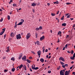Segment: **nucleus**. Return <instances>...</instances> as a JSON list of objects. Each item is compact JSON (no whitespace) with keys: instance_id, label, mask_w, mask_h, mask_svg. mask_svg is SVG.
<instances>
[{"instance_id":"nucleus-1","label":"nucleus","mask_w":75,"mask_h":75,"mask_svg":"<svg viewBox=\"0 0 75 75\" xmlns=\"http://www.w3.org/2000/svg\"><path fill=\"white\" fill-rule=\"evenodd\" d=\"M21 35L20 34H18V35H16V38L17 39H21Z\"/></svg>"},{"instance_id":"nucleus-2","label":"nucleus","mask_w":75,"mask_h":75,"mask_svg":"<svg viewBox=\"0 0 75 75\" xmlns=\"http://www.w3.org/2000/svg\"><path fill=\"white\" fill-rule=\"evenodd\" d=\"M30 37H31V34L30 33H28L26 35V39L27 40H28L29 38H30Z\"/></svg>"},{"instance_id":"nucleus-3","label":"nucleus","mask_w":75,"mask_h":75,"mask_svg":"<svg viewBox=\"0 0 75 75\" xmlns=\"http://www.w3.org/2000/svg\"><path fill=\"white\" fill-rule=\"evenodd\" d=\"M59 60L60 61V60H61V61H63L64 62H65V59H64V58L62 57H60L59 58Z\"/></svg>"},{"instance_id":"nucleus-4","label":"nucleus","mask_w":75,"mask_h":75,"mask_svg":"<svg viewBox=\"0 0 75 75\" xmlns=\"http://www.w3.org/2000/svg\"><path fill=\"white\" fill-rule=\"evenodd\" d=\"M23 56V54L22 53H21L19 55V57H18L19 59H21V57Z\"/></svg>"},{"instance_id":"nucleus-5","label":"nucleus","mask_w":75,"mask_h":75,"mask_svg":"<svg viewBox=\"0 0 75 75\" xmlns=\"http://www.w3.org/2000/svg\"><path fill=\"white\" fill-rule=\"evenodd\" d=\"M26 58L27 57L25 56H24V57H23L22 58V59H23V61H25L26 60Z\"/></svg>"},{"instance_id":"nucleus-6","label":"nucleus","mask_w":75,"mask_h":75,"mask_svg":"<svg viewBox=\"0 0 75 75\" xmlns=\"http://www.w3.org/2000/svg\"><path fill=\"white\" fill-rule=\"evenodd\" d=\"M45 38V37H44V36L43 35L42 37H41L40 38V41H42V40H43Z\"/></svg>"},{"instance_id":"nucleus-7","label":"nucleus","mask_w":75,"mask_h":75,"mask_svg":"<svg viewBox=\"0 0 75 75\" xmlns=\"http://www.w3.org/2000/svg\"><path fill=\"white\" fill-rule=\"evenodd\" d=\"M60 75H64V73L62 71H61L60 72Z\"/></svg>"},{"instance_id":"nucleus-8","label":"nucleus","mask_w":75,"mask_h":75,"mask_svg":"<svg viewBox=\"0 0 75 75\" xmlns=\"http://www.w3.org/2000/svg\"><path fill=\"white\" fill-rule=\"evenodd\" d=\"M37 5L36 3H33L32 4H31L32 6H36Z\"/></svg>"},{"instance_id":"nucleus-9","label":"nucleus","mask_w":75,"mask_h":75,"mask_svg":"<svg viewBox=\"0 0 75 75\" xmlns=\"http://www.w3.org/2000/svg\"><path fill=\"white\" fill-rule=\"evenodd\" d=\"M40 61L42 63H43L44 62V59L42 58L40 60Z\"/></svg>"},{"instance_id":"nucleus-10","label":"nucleus","mask_w":75,"mask_h":75,"mask_svg":"<svg viewBox=\"0 0 75 75\" xmlns=\"http://www.w3.org/2000/svg\"><path fill=\"white\" fill-rule=\"evenodd\" d=\"M37 53L38 54V55H40L41 52L40 51V50L37 52Z\"/></svg>"},{"instance_id":"nucleus-11","label":"nucleus","mask_w":75,"mask_h":75,"mask_svg":"<svg viewBox=\"0 0 75 75\" xmlns=\"http://www.w3.org/2000/svg\"><path fill=\"white\" fill-rule=\"evenodd\" d=\"M10 35L11 37H14V33H11V34Z\"/></svg>"},{"instance_id":"nucleus-12","label":"nucleus","mask_w":75,"mask_h":75,"mask_svg":"<svg viewBox=\"0 0 75 75\" xmlns=\"http://www.w3.org/2000/svg\"><path fill=\"white\" fill-rule=\"evenodd\" d=\"M23 67L25 71H26L27 70V67L25 65H24Z\"/></svg>"},{"instance_id":"nucleus-13","label":"nucleus","mask_w":75,"mask_h":75,"mask_svg":"<svg viewBox=\"0 0 75 75\" xmlns=\"http://www.w3.org/2000/svg\"><path fill=\"white\" fill-rule=\"evenodd\" d=\"M62 26H64V27H65L67 25V24L65 23H63L62 25Z\"/></svg>"},{"instance_id":"nucleus-14","label":"nucleus","mask_w":75,"mask_h":75,"mask_svg":"<svg viewBox=\"0 0 75 75\" xmlns=\"http://www.w3.org/2000/svg\"><path fill=\"white\" fill-rule=\"evenodd\" d=\"M35 65H32V69H34L35 68Z\"/></svg>"},{"instance_id":"nucleus-15","label":"nucleus","mask_w":75,"mask_h":75,"mask_svg":"<svg viewBox=\"0 0 75 75\" xmlns=\"http://www.w3.org/2000/svg\"><path fill=\"white\" fill-rule=\"evenodd\" d=\"M54 4H59V2H58V1H57L56 2H54Z\"/></svg>"},{"instance_id":"nucleus-16","label":"nucleus","mask_w":75,"mask_h":75,"mask_svg":"<svg viewBox=\"0 0 75 75\" xmlns=\"http://www.w3.org/2000/svg\"><path fill=\"white\" fill-rule=\"evenodd\" d=\"M23 65L22 64H21L20 66H19V69H21V68H22V67H23Z\"/></svg>"},{"instance_id":"nucleus-17","label":"nucleus","mask_w":75,"mask_h":75,"mask_svg":"<svg viewBox=\"0 0 75 75\" xmlns=\"http://www.w3.org/2000/svg\"><path fill=\"white\" fill-rule=\"evenodd\" d=\"M23 23L22 22H21L18 24L17 25H22V24Z\"/></svg>"},{"instance_id":"nucleus-18","label":"nucleus","mask_w":75,"mask_h":75,"mask_svg":"<svg viewBox=\"0 0 75 75\" xmlns=\"http://www.w3.org/2000/svg\"><path fill=\"white\" fill-rule=\"evenodd\" d=\"M65 75H68V71H65L64 73Z\"/></svg>"},{"instance_id":"nucleus-19","label":"nucleus","mask_w":75,"mask_h":75,"mask_svg":"<svg viewBox=\"0 0 75 75\" xmlns=\"http://www.w3.org/2000/svg\"><path fill=\"white\" fill-rule=\"evenodd\" d=\"M4 32H3V31L1 32L0 33V35H3V34L4 33Z\"/></svg>"},{"instance_id":"nucleus-20","label":"nucleus","mask_w":75,"mask_h":75,"mask_svg":"<svg viewBox=\"0 0 75 75\" xmlns=\"http://www.w3.org/2000/svg\"><path fill=\"white\" fill-rule=\"evenodd\" d=\"M15 71V68H12L11 69V71L12 72H14V71Z\"/></svg>"},{"instance_id":"nucleus-21","label":"nucleus","mask_w":75,"mask_h":75,"mask_svg":"<svg viewBox=\"0 0 75 75\" xmlns=\"http://www.w3.org/2000/svg\"><path fill=\"white\" fill-rule=\"evenodd\" d=\"M36 31H39L40 30V28H37L35 29Z\"/></svg>"},{"instance_id":"nucleus-22","label":"nucleus","mask_w":75,"mask_h":75,"mask_svg":"<svg viewBox=\"0 0 75 75\" xmlns=\"http://www.w3.org/2000/svg\"><path fill=\"white\" fill-rule=\"evenodd\" d=\"M26 61H27V62H28V63H29V64H30V62H31L30 61V60L27 59L26 60Z\"/></svg>"},{"instance_id":"nucleus-23","label":"nucleus","mask_w":75,"mask_h":75,"mask_svg":"<svg viewBox=\"0 0 75 75\" xmlns=\"http://www.w3.org/2000/svg\"><path fill=\"white\" fill-rule=\"evenodd\" d=\"M11 60H12L13 61H15V59H14V57L12 58L11 59Z\"/></svg>"},{"instance_id":"nucleus-24","label":"nucleus","mask_w":75,"mask_h":75,"mask_svg":"<svg viewBox=\"0 0 75 75\" xmlns=\"http://www.w3.org/2000/svg\"><path fill=\"white\" fill-rule=\"evenodd\" d=\"M7 17H8V20L10 19V16L9 15H8L7 16Z\"/></svg>"},{"instance_id":"nucleus-25","label":"nucleus","mask_w":75,"mask_h":75,"mask_svg":"<svg viewBox=\"0 0 75 75\" xmlns=\"http://www.w3.org/2000/svg\"><path fill=\"white\" fill-rule=\"evenodd\" d=\"M51 15L52 16H54L55 15V14L54 13H52Z\"/></svg>"},{"instance_id":"nucleus-26","label":"nucleus","mask_w":75,"mask_h":75,"mask_svg":"<svg viewBox=\"0 0 75 75\" xmlns=\"http://www.w3.org/2000/svg\"><path fill=\"white\" fill-rule=\"evenodd\" d=\"M60 68H61V66H59L58 67H57V69L58 70H59V69H60Z\"/></svg>"},{"instance_id":"nucleus-27","label":"nucleus","mask_w":75,"mask_h":75,"mask_svg":"<svg viewBox=\"0 0 75 75\" xmlns=\"http://www.w3.org/2000/svg\"><path fill=\"white\" fill-rule=\"evenodd\" d=\"M36 44L37 45H39V44H40V42L39 41H37L36 42Z\"/></svg>"},{"instance_id":"nucleus-28","label":"nucleus","mask_w":75,"mask_h":75,"mask_svg":"<svg viewBox=\"0 0 75 75\" xmlns=\"http://www.w3.org/2000/svg\"><path fill=\"white\" fill-rule=\"evenodd\" d=\"M64 16H63L61 18V20H64Z\"/></svg>"},{"instance_id":"nucleus-29","label":"nucleus","mask_w":75,"mask_h":75,"mask_svg":"<svg viewBox=\"0 0 75 75\" xmlns=\"http://www.w3.org/2000/svg\"><path fill=\"white\" fill-rule=\"evenodd\" d=\"M21 22H22V23H23L24 22V19H21Z\"/></svg>"},{"instance_id":"nucleus-30","label":"nucleus","mask_w":75,"mask_h":75,"mask_svg":"<svg viewBox=\"0 0 75 75\" xmlns=\"http://www.w3.org/2000/svg\"><path fill=\"white\" fill-rule=\"evenodd\" d=\"M60 63L61 64V65H64V62H60Z\"/></svg>"},{"instance_id":"nucleus-31","label":"nucleus","mask_w":75,"mask_h":75,"mask_svg":"<svg viewBox=\"0 0 75 75\" xmlns=\"http://www.w3.org/2000/svg\"><path fill=\"white\" fill-rule=\"evenodd\" d=\"M5 30H6V28H4L2 29V30L3 31H2L4 33V32H5Z\"/></svg>"},{"instance_id":"nucleus-32","label":"nucleus","mask_w":75,"mask_h":75,"mask_svg":"<svg viewBox=\"0 0 75 75\" xmlns=\"http://www.w3.org/2000/svg\"><path fill=\"white\" fill-rule=\"evenodd\" d=\"M74 51L71 50V55H72V54H74Z\"/></svg>"},{"instance_id":"nucleus-33","label":"nucleus","mask_w":75,"mask_h":75,"mask_svg":"<svg viewBox=\"0 0 75 75\" xmlns=\"http://www.w3.org/2000/svg\"><path fill=\"white\" fill-rule=\"evenodd\" d=\"M3 21V18H2L0 20V22H2Z\"/></svg>"},{"instance_id":"nucleus-34","label":"nucleus","mask_w":75,"mask_h":75,"mask_svg":"<svg viewBox=\"0 0 75 75\" xmlns=\"http://www.w3.org/2000/svg\"><path fill=\"white\" fill-rule=\"evenodd\" d=\"M38 69V67H36L34 69H35V70H37V69Z\"/></svg>"},{"instance_id":"nucleus-35","label":"nucleus","mask_w":75,"mask_h":75,"mask_svg":"<svg viewBox=\"0 0 75 75\" xmlns=\"http://www.w3.org/2000/svg\"><path fill=\"white\" fill-rule=\"evenodd\" d=\"M13 6H17V4H13Z\"/></svg>"},{"instance_id":"nucleus-36","label":"nucleus","mask_w":75,"mask_h":75,"mask_svg":"<svg viewBox=\"0 0 75 75\" xmlns=\"http://www.w3.org/2000/svg\"><path fill=\"white\" fill-rule=\"evenodd\" d=\"M70 59H74V58L73 57H70Z\"/></svg>"},{"instance_id":"nucleus-37","label":"nucleus","mask_w":75,"mask_h":75,"mask_svg":"<svg viewBox=\"0 0 75 75\" xmlns=\"http://www.w3.org/2000/svg\"><path fill=\"white\" fill-rule=\"evenodd\" d=\"M64 66L65 67H68V64H64Z\"/></svg>"},{"instance_id":"nucleus-38","label":"nucleus","mask_w":75,"mask_h":75,"mask_svg":"<svg viewBox=\"0 0 75 75\" xmlns=\"http://www.w3.org/2000/svg\"><path fill=\"white\" fill-rule=\"evenodd\" d=\"M39 29L40 30H42V26H40L39 27Z\"/></svg>"},{"instance_id":"nucleus-39","label":"nucleus","mask_w":75,"mask_h":75,"mask_svg":"<svg viewBox=\"0 0 75 75\" xmlns=\"http://www.w3.org/2000/svg\"><path fill=\"white\" fill-rule=\"evenodd\" d=\"M6 34H5L4 35V39H5V38H6Z\"/></svg>"},{"instance_id":"nucleus-40","label":"nucleus","mask_w":75,"mask_h":75,"mask_svg":"<svg viewBox=\"0 0 75 75\" xmlns=\"http://www.w3.org/2000/svg\"><path fill=\"white\" fill-rule=\"evenodd\" d=\"M51 72V71L49 70L48 71V73L49 74H50Z\"/></svg>"},{"instance_id":"nucleus-41","label":"nucleus","mask_w":75,"mask_h":75,"mask_svg":"<svg viewBox=\"0 0 75 75\" xmlns=\"http://www.w3.org/2000/svg\"><path fill=\"white\" fill-rule=\"evenodd\" d=\"M65 48H67V47H68V44H67L66 45H65Z\"/></svg>"},{"instance_id":"nucleus-42","label":"nucleus","mask_w":75,"mask_h":75,"mask_svg":"<svg viewBox=\"0 0 75 75\" xmlns=\"http://www.w3.org/2000/svg\"><path fill=\"white\" fill-rule=\"evenodd\" d=\"M73 57L74 58L75 57V53H74V54L73 55Z\"/></svg>"},{"instance_id":"nucleus-43","label":"nucleus","mask_w":75,"mask_h":75,"mask_svg":"<svg viewBox=\"0 0 75 75\" xmlns=\"http://www.w3.org/2000/svg\"><path fill=\"white\" fill-rule=\"evenodd\" d=\"M62 67L63 68H65V65H62Z\"/></svg>"},{"instance_id":"nucleus-44","label":"nucleus","mask_w":75,"mask_h":75,"mask_svg":"<svg viewBox=\"0 0 75 75\" xmlns=\"http://www.w3.org/2000/svg\"><path fill=\"white\" fill-rule=\"evenodd\" d=\"M70 17V15H69L67 17V18H69Z\"/></svg>"},{"instance_id":"nucleus-45","label":"nucleus","mask_w":75,"mask_h":75,"mask_svg":"<svg viewBox=\"0 0 75 75\" xmlns=\"http://www.w3.org/2000/svg\"><path fill=\"white\" fill-rule=\"evenodd\" d=\"M61 32L59 31V32L58 33V34H61Z\"/></svg>"},{"instance_id":"nucleus-46","label":"nucleus","mask_w":75,"mask_h":75,"mask_svg":"<svg viewBox=\"0 0 75 75\" xmlns=\"http://www.w3.org/2000/svg\"><path fill=\"white\" fill-rule=\"evenodd\" d=\"M7 72V71L6 69L4 70V72Z\"/></svg>"},{"instance_id":"nucleus-47","label":"nucleus","mask_w":75,"mask_h":75,"mask_svg":"<svg viewBox=\"0 0 75 75\" xmlns=\"http://www.w3.org/2000/svg\"><path fill=\"white\" fill-rule=\"evenodd\" d=\"M59 11H58L57 12V14H58L59 13Z\"/></svg>"},{"instance_id":"nucleus-48","label":"nucleus","mask_w":75,"mask_h":75,"mask_svg":"<svg viewBox=\"0 0 75 75\" xmlns=\"http://www.w3.org/2000/svg\"><path fill=\"white\" fill-rule=\"evenodd\" d=\"M45 52H48V49H46L45 50Z\"/></svg>"},{"instance_id":"nucleus-49","label":"nucleus","mask_w":75,"mask_h":75,"mask_svg":"<svg viewBox=\"0 0 75 75\" xmlns=\"http://www.w3.org/2000/svg\"><path fill=\"white\" fill-rule=\"evenodd\" d=\"M67 52L68 53H69V54H70V53H71V52H70V51L68 50L67 51Z\"/></svg>"},{"instance_id":"nucleus-50","label":"nucleus","mask_w":75,"mask_h":75,"mask_svg":"<svg viewBox=\"0 0 75 75\" xmlns=\"http://www.w3.org/2000/svg\"><path fill=\"white\" fill-rule=\"evenodd\" d=\"M75 27V24H74L72 26V27L74 28Z\"/></svg>"},{"instance_id":"nucleus-51","label":"nucleus","mask_w":75,"mask_h":75,"mask_svg":"<svg viewBox=\"0 0 75 75\" xmlns=\"http://www.w3.org/2000/svg\"><path fill=\"white\" fill-rule=\"evenodd\" d=\"M61 71H62H62H63L64 72H63L64 73L65 71V70L64 69L62 70H61Z\"/></svg>"},{"instance_id":"nucleus-52","label":"nucleus","mask_w":75,"mask_h":75,"mask_svg":"<svg viewBox=\"0 0 75 75\" xmlns=\"http://www.w3.org/2000/svg\"><path fill=\"white\" fill-rule=\"evenodd\" d=\"M30 71H31V72H32L33 71V70H32V69L31 68H30Z\"/></svg>"},{"instance_id":"nucleus-53","label":"nucleus","mask_w":75,"mask_h":75,"mask_svg":"<svg viewBox=\"0 0 75 75\" xmlns=\"http://www.w3.org/2000/svg\"><path fill=\"white\" fill-rule=\"evenodd\" d=\"M73 68V66L71 67L70 68V69H71Z\"/></svg>"},{"instance_id":"nucleus-54","label":"nucleus","mask_w":75,"mask_h":75,"mask_svg":"<svg viewBox=\"0 0 75 75\" xmlns=\"http://www.w3.org/2000/svg\"><path fill=\"white\" fill-rule=\"evenodd\" d=\"M44 52H45V49H43V53H44Z\"/></svg>"},{"instance_id":"nucleus-55","label":"nucleus","mask_w":75,"mask_h":75,"mask_svg":"<svg viewBox=\"0 0 75 75\" xmlns=\"http://www.w3.org/2000/svg\"><path fill=\"white\" fill-rule=\"evenodd\" d=\"M51 56H50L48 58L49 59H50L51 58Z\"/></svg>"},{"instance_id":"nucleus-56","label":"nucleus","mask_w":75,"mask_h":75,"mask_svg":"<svg viewBox=\"0 0 75 75\" xmlns=\"http://www.w3.org/2000/svg\"><path fill=\"white\" fill-rule=\"evenodd\" d=\"M66 4H67V5H69V3H66Z\"/></svg>"},{"instance_id":"nucleus-57","label":"nucleus","mask_w":75,"mask_h":75,"mask_svg":"<svg viewBox=\"0 0 75 75\" xmlns=\"http://www.w3.org/2000/svg\"><path fill=\"white\" fill-rule=\"evenodd\" d=\"M47 6H49L50 5V3H47Z\"/></svg>"},{"instance_id":"nucleus-58","label":"nucleus","mask_w":75,"mask_h":75,"mask_svg":"<svg viewBox=\"0 0 75 75\" xmlns=\"http://www.w3.org/2000/svg\"><path fill=\"white\" fill-rule=\"evenodd\" d=\"M7 51H8V52L10 51V50L9 49H7Z\"/></svg>"},{"instance_id":"nucleus-59","label":"nucleus","mask_w":75,"mask_h":75,"mask_svg":"<svg viewBox=\"0 0 75 75\" xmlns=\"http://www.w3.org/2000/svg\"><path fill=\"white\" fill-rule=\"evenodd\" d=\"M32 53L34 54H35V52H32Z\"/></svg>"},{"instance_id":"nucleus-60","label":"nucleus","mask_w":75,"mask_h":75,"mask_svg":"<svg viewBox=\"0 0 75 75\" xmlns=\"http://www.w3.org/2000/svg\"><path fill=\"white\" fill-rule=\"evenodd\" d=\"M17 25H15L14 26V27H16V28H17Z\"/></svg>"},{"instance_id":"nucleus-61","label":"nucleus","mask_w":75,"mask_h":75,"mask_svg":"<svg viewBox=\"0 0 75 75\" xmlns=\"http://www.w3.org/2000/svg\"><path fill=\"white\" fill-rule=\"evenodd\" d=\"M48 57H49L48 55H47L46 56V58H48Z\"/></svg>"},{"instance_id":"nucleus-62","label":"nucleus","mask_w":75,"mask_h":75,"mask_svg":"<svg viewBox=\"0 0 75 75\" xmlns=\"http://www.w3.org/2000/svg\"><path fill=\"white\" fill-rule=\"evenodd\" d=\"M70 20H74V18H70Z\"/></svg>"},{"instance_id":"nucleus-63","label":"nucleus","mask_w":75,"mask_h":75,"mask_svg":"<svg viewBox=\"0 0 75 75\" xmlns=\"http://www.w3.org/2000/svg\"><path fill=\"white\" fill-rule=\"evenodd\" d=\"M75 74V72H73V73H72L73 75H74V74Z\"/></svg>"},{"instance_id":"nucleus-64","label":"nucleus","mask_w":75,"mask_h":75,"mask_svg":"<svg viewBox=\"0 0 75 75\" xmlns=\"http://www.w3.org/2000/svg\"><path fill=\"white\" fill-rule=\"evenodd\" d=\"M65 47H64L63 49V50H65Z\"/></svg>"}]
</instances>
